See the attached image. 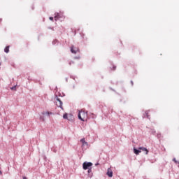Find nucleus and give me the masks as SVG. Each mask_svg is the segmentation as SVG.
I'll return each mask as SVG.
<instances>
[{"instance_id":"obj_19","label":"nucleus","mask_w":179,"mask_h":179,"mask_svg":"<svg viewBox=\"0 0 179 179\" xmlns=\"http://www.w3.org/2000/svg\"><path fill=\"white\" fill-rule=\"evenodd\" d=\"M115 68H117L116 66H113V71H115Z\"/></svg>"},{"instance_id":"obj_18","label":"nucleus","mask_w":179,"mask_h":179,"mask_svg":"<svg viewBox=\"0 0 179 179\" xmlns=\"http://www.w3.org/2000/svg\"><path fill=\"white\" fill-rule=\"evenodd\" d=\"M41 121H45L44 117H41Z\"/></svg>"},{"instance_id":"obj_13","label":"nucleus","mask_w":179,"mask_h":179,"mask_svg":"<svg viewBox=\"0 0 179 179\" xmlns=\"http://www.w3.org/2000/svg\"><path fill=\"white\" fill-rule=\"evenodd\" d=\"M63 118H64V120H66L68 118V114L65 113L64 115H63Z\"/></svg>"},{"instance_id":"obj_3","label":"nucleus","mask_w":179,"mask_h":179,"mask_svg":"<svg viewBox=\"0 0 179 179\" xmlns=\"http://www.w3.org/2000/svg\"><path fill=\"white\" fill-rule=\"evenodd\" d=\"M56 106L57 107H60V108L62 109V101L59 99V98L57 97L55 100Z\"/></svg>"},{"instance_id":"obj_14","label":"nucleus","mask_w":179,"mask_h":179,"mask_svg":"<svg viewBox=\"0 0 179 179\" xmlns=\"http://www.w3.org/2000/svg\"><path fill=\"white\" fill-rule=\"evenodd\" d=\"M173 162H174L176 164H179V162H177V160L176 159V158L173 159Z\"/></svg>"},{"instance_id":"obj_20","label":"nucleus","mask_w":179,"mask_h":179,"mask_svg":"<svg viewBox=\"0 0 179 179\" xmlns=\"http://www.w3.org/2000/svg\"><path fill=\"white\" fill-rule=\"evenodd\" d=\"M131 83L132 86H134V82L131 81Z\"/></svg>"},{"instance_id":"obj_4","label":"nucleus","mask_w":179,"mask_h":179,"mask_svg":"<svg viewBox=\"0 0 179 179\" xmlns=\"http://www.w3.org/2000/svg\"><path fill=\"white\" fill-rule=\"evenodd\" d=\"M79 51V48H76L75 46H72L71 48V52H72V54H76V52H78Z\"/></svg>"},{"instance_id":"obj_16","label":"nucleus","mask_w":179,"mask_h":179,"mask_svg":"<svg viewBox=\"0 0 179 179\" xmlns=\"http://www.w3.org/2000/svg\"><path fill=\"white\" fill-rule=\"evenodd\" d=\"M88 173H92V169H88Z\"/></svg>"},{"instance_id":"obj_17","label":"nucleus","mask_w":179,"mask_h":179,"mask_svg":"<svg viewBox=\"0 0 179 179\" xmlns=\"http://www.w3.org/2000/svg\"><path fill=\"white\" fill-rule=\"evenodd\" d=\"M50 20H54V17H50Z\"/></svg>"},{"instance_id":"obj_11","label":"nucleus","mask_w":179,"mask_h":179,"mask_svg":"<svg viewBox=\"0 0 179 179\" xmlns=\"http://www.w3.org/2000/svg\"><path fill=\"white\" fill-rule=\"evenodd\" d=\"M144 117H147V118H149V111L145 112Z\"/></svg>"},{"instance_id":"obj_1","label":"nucleus","mask_w":179,"mask_h":179,"mask_svg":"<svg viewBox=\"0 0 179 179\" xmlns=\"http://www.w3.org/2000/svg\"><path fill=\"white\" fill-rule=\"evenodd\" d=\"M78 118L83 122L87 121V112L85 111L84 110H80L78 113Z\"/></svg>"},{"instance_id":"obj_9","label":"nucleus","mask_w":179,"mask_h":179,"mask_svg":"<svg viewBox=\"0 0 179 179\" xmlns=\"http://www.w3.org/2000/svg\"><path fill=\"white\" fill-rule=\"evenodd\" d=\"M134 153H135V155H139V153H141V152H142V151H141V150H137L136 148H134Z\"/></svg>"},{"instance_id":"obj_15","label":"nucleus","mask_w":179,"mask_h":179,"mask_svg":"<svg viewBox=\"0 0 179 179\" xmlns=\"http://www.w3.org/2000/svg\"><path fill=\"white\" fill-rule=\"evenodd\" d=\"M11 90H14L15 92H16V86L12 87Z\"/></svg>"},{"instance_id":"obj_10","label":"nucleus","mask_w":179,"mask_h":179,"mask_svg":"<svg viewBox=\"0 0 179 179\" xmlns=\"http://www.w3.org/2000/svg\"><path fill=\"white\" fill-rule=\"evenodd\" d=\"M4 52H6V54H8V52H9V46H6L5 48Z\"/></svg>"},{"instance_id":"obj_21","label":"nucleus","mask_w":179,"mask_h":179,"mask_svg":"<svg viewBox=\"0 0 179 179\" xmlns=\"http://www.w3.org/2000/svg\"><path fill=\"white\" fill-rule=\"evenodd\" d=\"M23 179H27V178H26V176H24V177H23Z\"/></svg>"},{"instance_id":"obj_2","label":"nucleus","mask_w":179,"mask_h":179,"mask_svg":"<svg viewBox=\"0 0 179 179\" xmlns=\"http://www.w3.org/2000/svg\"><path fill=\"white\" fill-rule=\"evenodd\" d=\"M93 166V164L92 162H84L83 164V169L84 170H87L89 167H92Z\"/></svg>"},{"instance_id":"obj_5","label":"nucleus","mask_w":179,"mask_h":179,"mask_svg":"<svg viewBox=\"0 0 179 179\" xmlns=\"http://www.w3.org/2000/svg\"><path fill=\"white\" fill-rule=\"evenodd\" d=\"M139 150H142V152H145V155H148L149 154V150H148V148H145V147H140L138 148Z\"/></svg>"},{"instance_id":"obj_12","label":"nucleus","mask_w":179,"mask_h":179,"mask_svg":"<svg viewBox=\"0 0 179 179\" xmlns=\"http://www.w3.org/2000/svg\"><path fill=\"white\" fill-rule=\"evenodd\" d=\"M59 17H61V16L59 15V14H57L55 16V20H57V19H59Z\"/></svg>"},{"instance_id":"obj_6","label":"nucleus","mask_w":179,"mask_h":179,"mask_svg":"<svg viewBox=\"0 0 179 179\" xmlns=\"http://www.w3.org/2000/svg\"><path fill=\"white\" fill-rule=\"evenodd\" d=\"M80 142H81V143H82V147L83 148H85V146H88V143H87V142H86V141L85 140V138H82L81 140H80Z\"/></svg>"},{"instance_id":"obj_8","label":"nucleus","mask_w":179,"mask_h":179,"mask_svg":"<svg viewBox=\"0 0 179 179\" xmlns=\"http://www.w3.org/2000/svg\"><path fill=\"white\" fill-rule=\"evenodd\" d=\"M43 115H45L46 117H50V115H52V113L51 112H43Z\"/></svg>"},{"instance_id":"obj_22","label":"nucleus","mask_w":179,"mask_h":179,"mask_svg":"<svg viewBox=\"0 0 179 179\" xmlns=\"http://www.w3.org/2000/svg\"><path fill=\"white\" fill-rule=\"evenodd\" d=\"M0 65H1V63H0Z\"/></svg>"},{"instance_id":"obj_7","label":"nucleus","mask_w":179,"mask_h":179,"mask_svg":"<svg viewBox=\"0 0 179 179\" xmlns=\"http://www.w3.org/2000/svg\"><path fill=\"white\" fill-rule=\"evenodd\" d=\"M106 174L109 177H113V170L110 168L108 169Z\"/></svg>"}]
</instances>
